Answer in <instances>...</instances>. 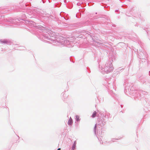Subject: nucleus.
I'll return each mask as SVG.
<instances>
[{
	"instance_id": "7ed1b4c3",
	"label": "nucleus",
	"mask_w": 150,
	"mask_h": 150,
	"mask_svg": "<svg viewBox=\"0 0 150 150\" xmlns=\"http://www.w3.org/2000/svg\"><path fill=\"white\" fill-rule=\"evenodd\" d=\"M76 120L77 121H79V120L80 119L79 118V117L78 116H76Z\"/></svg>"
},
{
	"instance_id": "20e7f679",
	"label": "nucleus",
	"mask_w": 150,
	"mask_h": 150,
	"mask_svg": "<svg viewBox=\"0 0 150 150\" xmlns=\"http://www.w3.org/2000/svg\"><path fill=\"white\" fill-rule=\"evenodd\" d=\"M75 144H73V146L72 147V149L74 150L75 149Z\"/></svg>"
},
{
	"instance_id": "f257e3e1",
	"label": "nucleus",
	"mask_w": 150,
	"mask_h": 150,
	"mask_svg": "<svg viewBox=\"0 0 150 150\" xmlns=\"http://www.w3.org/2000/svg\"><path fill=\"white\" fill-rule=\"evenodd\" d=\"M72 119L71 118V117H70L69 119L68 123L69 125H71L72 124Z\"/></svg>"
},
{
	"instance_id": "39448f33",
	"label": "nucleus",
	"mask_w": 150,
	"mask_h": 150,
	"mask_svg": "<svg viewBox=\"0 0 150 150\" xmlns=\"http://www.w3.org/2000/svg\"><path fill=\"white\" fill-rule=\"evenodd\" d=\"M61 149L60 148H58L57 150H60Z\"/></svg>"
},
{
	"instance_id": "f03ea898",
	"label": "nucleus",
	"mask_w": 150,
	"mask_h": 150,
	"mask_svg": "<svg viewBox=\"0 0 150 150\" xmlns=\"http://www.w3.org/2000/svg\"><path fill=\"white\" fill-rule=\"evenodd\" d=\"M96 111H94L93 112V114L92 115V117H95L96 116Z\"/></svg>"
}]
</instances>
